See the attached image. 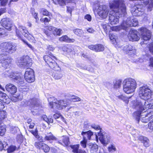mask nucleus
I'll use <instances>...</instances> for the list:
<instances>
[{
	"label": "nucleus",
	"mask_w": 153,
	"mask_h": 153,
	"mask_svg": "<svg viewBox=\"0 0 153 153\" xmlns=\"http://www.w3.org/2000/svg\"><path fill=\"white\" fill-rule=\"evenodd\" d=\"M79 146V144L71 146V148L73 149L72 152L74 153H78Z\"/></svg>",
	"instance_id": "obj_41"
},
{
	"label": "nucleus",
	"mask_w": 153,
	"mask_h": 153,
	"mask_svg": "<svg viewBox=\"0 0 153 153\" xmlns=\"http://www.w3.org/2000/svg\"><path fill=\"white\" fill-rule=\"evenodd\" d=\"M59 40L60 42H66L71 43L74 42L75 40L73 39H70L66 35H64L59 38Z\"/></svg>",
	"instance_id": "obj_25"
},
{
	"label": "nucleus",
	"mask_w": 153,
	"mask_h": 153,
	"mask_svg": "<svg viewBox=\"0 0 153 153\" xmlns=\"http://www.w3.org/2000/svg\"><path fill=\"white\" fill-rule=\"evenodd\" d=\"M129 40L132 41H137L140 39V35L137 31L135 30L130 31L128 35Z\"/></svg>",
	"instance_id": "obj_12"
},
{
	"label": "nucleus",
	"mask_w": 153,
	"mask_h": 153,
	"mask_svg": "<svg viewBox=\"0 0 153 153\" xmlns=\"http://www.w3.org/2000/svg\"><path fill=\"white\" fill-rule=\"evenodd\" d=\"M62 142L64 144V146H68L69 143V138L67 137H63Z\"/></svg>",
	"instance_id": "obj_43"
},
{
	"label": "nucleus",
	"mask_w": 153,
	"mask_h": 153,
	"mask_svg": "<svg viewBox=\"0 0 153 153\" xmlns=\"http://www.w3.org/2000/svg\"><path fill=\"white\" fill-rule=\"evenodd\" d=\"M152 92L147 86H144V100L147 101L151 97Z\"/></svg>",
	"instance_id": "obj_16"
},
{
	"label": "nucleus",
	"mask_w": 153,
	"mask_h": 153,
	"mask_svg": "<svg viewBox=\"0 0 153 153\" xmlns=\"http://www.w3.org/2000/svg\"><path fill=\"white\" fill-rule=\"evenodd\" d=\"M108 149L109 152H113L116 151V149L114 145H111L108 147Z\"/></svg>",
	"instance_id": "obj_49"
},
{
	"label": "nucleus",
	"mask_w": 153,
	"mask_h": 153,
	"mask_svg": "<svg viewBox=\"0 0 153 153\" xmlns=\"http://www.w3.org/2000/svg\"><path fill=\"white\" fill-rule=\"evenodd\" d=\"M91 127L96 130H100V131H101V130H102L101 128H100V126L98 125H96L94 124H92L91 125Z\"/></svg>",
	"instance_id": "obj_48"
},
{
	"label": "nucleus",
	"mask_w": 153,
	"mask_h": 153,
	"mask_svg": "<svg viewBox=\"0 0 153 153\" xmlns=\"http://www.w3.org/2000/svg\"><path fill=\"white\" fill-rule=\"evenodd\" d=\"M109 36V38L111 40H112L113 41L114 40L115 41H116V37L113 34H110Z\"/></svg>",
	"instance_id": "obj_59"
},
{
	"label": "nucleus",
	"mask_w": 153,
	"mask_h": 153,
	"mask_svg": "<svg viewBox=\"0 0 153 153\" xmlns=\"http://www.w3.org/2000/svg\"><path fill=\"white\" fill-rule=\"evenodd\" d=\"M135 108L137 109H139L140 110L134 112L133 114V117L135 119L138 123L140 120V117L141 116V112L143 110V107L142 104L141 102H137L135 104H134Z\"/></svg>",
	"instance_id": "obj_11"
},
{
	"label": "nucleus",
	"mask_w": 153,
	"mask_h": 153,
	"mask_svg": "<svg viewBox=\"0 0 153 153\" xmlns=\"http://www.w3.org/2000/svg\"><path fill=\"white\" fill-rule=\"evenodd\" d=\"M144 108L146 109H147V108H153V99L145 101L144 103V111L145 110Z\"/></svg>",
	"instance_id": "obj_28"
},
{
	"label": "nucleus",
	"mask_w": 153,
	"mask_h": 153,
	"mask_svg": "<svg viewBox=\"0 0 153 153\" xmlns=\"http://www.w3.org/2000/svg\"><path fill=\"white\" fill-rule=\"evenodd\" d=\"M83 137V139L87 140H90L91 137L93 135V133L89 130L87 132L82 131L81 133Z\"/></svg>",
	"instance_id": "obj_23"
},
{
	"label": "nucleus",
	"mask_w": 153,
	"mask_h": 153,
	"mask_svg": "<svg viewBox=\"0 0 153 153\" xmlns=\"http://www.w3.org/2000/svg\"><path fill=\"white\" fill-rule=\"evenodd\" d=\"M0 61L2 66L4 68L9 67V65L12 61V59L9 57L7 54H0Z\"/></svg>",
	"instance_id": "obj_8"
},
{
	"label": "nucleus",
	"mask_w": 153,
	"mask_h": 153,
	"mask_svg": "<svg viewBox=\"0 0 153 153\" xmlns=\"http://www.w3.org/2000/svg\"><path fill=\"white\" fill-rule=\"evenodd\" d=\"M123 50L126 53H129V52L131 51H134V48L131 45H128L124 46Z\"/></svg>",
	"instance_id": "obj_30"
},
{
	"label": "nucleus",
	"mask_w": 153,
	"mask_h": 153,
	"mask_svg": "<svg viewBox=\"0 0 153 153\" xmlns=\"http://www.w3.org/2000/svg\"><path fill=\"white\" fill-rule=\"evenodd\" d=\"M3 120L0 122V135L3 136L4 135L6 131L5 127L1 125V123L2 122Z\"/></svg>",
	"instance_id": "obj_39"
},
{
	"label": "nucleus",
	"mask_w": 153,
	"mask_h": 153,
	"mask_svg": "<svg viewBox=\"0 0 153 153\" xmlns=\"http://www.w3.org/2000/svg\"><path fill=\"white\" fill-rule=\"evenodd\" d=\"M87 140L83 139V140L81 141L80 143L81 146L84 148H85L87 146Z\"/></svg>",
	"instance_id": "obj_52"
},
{
	"label": "nucleus",
	"mask_w": 153,
	"mask_h": 153,
	"mask_svg": "<svg viewBox=\"0 0 153 153\" xmlns=\"http://www.w3.org/2000/svg\"><path fill=\"white\" fill-rule=\"evenodd\" d=\"M30 132L32 134L34 135V136L36 137V138H38L39 140H40L41 142H43V140H40V137H39V136L38 135V131L37 129L36 128L35 129V130H32L30 131Z\"/></svg>",
	"instance_id": "obj_36"
},
{
	"label": "nucleus",
	"mask_w": 153,
	"mask_h": 153,
	"mask_svg": "<svg viewBox=\"0 0 153 153\" xmlns=\"http://www.w3.org/2000/svg\"><path fill=\"white\" fill-rule=\"evenodd\" d=\"M42 118L48 124H49L50 123H52L53 122V119L48 117L46 115H43L42 116Z\"/></svg>",
	"instance_id": "obj_37"
},
{
	"label": "nucleus",
	"mask_w": 153,
	"mask_h": 153,
	"mask_svg": "<svg viewBox=\"0 0 153 153\" xmlns=\"http://www.w3.org/2000/svg\"><path fill=\"white\" fill-rule=\"evenodd\" d=\"M111 29L112 30L115 31H119L121 29H123L121 25V26L112 27Z\"/></svg>",
	"instance_id": "obj_47"
},
{
	"label": "nucleus",
	"mask_w": 153,
	"mask_h": 153,
	"mask_svg": "<svg viewBox=\"0 0 153 153\" xmlns=\"http://www.w3.org/2000/svg\"><path fill=\"white\" fill-rule=\"evenodd\" d=\"M150 145V143L149 139L146 137H144V146L146 147H149Z\"/></svg>",
	"instance_id": "obj_46"
},
{
	"label": "nucleus",
	"mask_w": 153,
	"mask_h": 153,
	"mask_svg": "<svg viewBox=\"0 0 153 153\" xmlns=\"http://www.w3.org/2000/svg\"><path fill=\"white\" fill-rule=\"evenodd\" d=\"M4 108V105L0 101V122L4 120L7 117V113L2 109Z\"/></svg>",
	"instance_id": "obj_17"
},
{
	"label": "nucleus",
	"mask_w": 153,
	"mask_h": 153,
	"mask_svg": "<svg viewBox=\"0 0 153 153\" xmlns=\"http://www.w3.org/2000/svg\"><path fill=\"white\" fill-rule=\"evenodd\" d=\"M48 29L52 32L53 34L55 36H60L62 33V30L60 29H58L52 26L48 27Z\"/></svg>",
	"instance_id": "obj_18"
},
{
	"label": "nucleus",
	"mask_w": 153,
	"mask_h": 153,
	"mask_svg": "<svg viewBox=\"0 0 153 153\" xmlns=\"http://www.w3.org/2000/svg\"><path fill=\"white\" fill-rule=\"evenodd\" d=\"M8 146L5 142H4V143H2L0 141V151L2 149L4 150H7L8 148Z\"/></svg>",
	"instance_id": "obj_35"
},
{
	"label": "nucleus",
	"mask_w": 153,
	"mask_h": 153,
	"mask_svg": "<svg viewBox=\"0 0 153 153\" xmlns=\"http://www.w3.org/2000/svg\"><path fill=\"white\" fill-rule=\"evenodd\" d=\"M95 51L100 52L104 50V47L101 45H95Z\"/></svg>",
	"instance_id": "obj_38"
},
{
	"label": "nucleus",
	"mask_w": 153,
	"mask_h": 153,
	"mask_svg": "<svg viewBox=\"0 0 153 153\" xmlns=\"http://www.w3.org/2000/svg\"><path fill=\"white\" fill-rule=\"evenodd\" d=\"M88 146L90 149V152L91 153H96L98 151V146L97 144L90 143L88 144Z\"/></svg>",
	"instance_id": "obj_22"
},
{
	"label": "nucleus",
	"mask_w": 153,
	"mask_h": 153,
	"mask_svg": "<svg viewBox=\"0 0 153 153\" xmlns=\"http://www.w3.org/2000/svg\"><path fill=\"white\" fill-rule=\"evenodd\" d=\"M143 87H140V91L139 93L140 97L142 99L143 98Z\"/></svg>",
	"instance_id": "obj_50"
},
{
	"label": "nucleus",
	"mask_w": 153,
	"mask_h": 153,
	"mask_svg": "<svg viewBox=\"0 0 153 153\" xmlns=\"http://www.w3.org/2000/svg\"><path fill=\"white\" fill-rule=\"evenodd\" d=\"M49 102V104L52 108L55 106V102H57V100L54 97L51 96L48 99Z\"/></svg>",
	"instance_id": "obj_26"
},
{
	"label": "nucleus",
	"mask_w": 153,
	"mask_h": 153,
	"mask_svg": "<svg viewBox=\"0 0 153 153\" xmlns=\"http://www.w3.org/2000/svg\"><path fill=\"white\" fill-rule=\"evenodd\" d=\"M102 27L105 31L107 32L109 31V30L111 29V27L108 24H103Z\"/></svg>",
	"instance_id": "obj_44"
},
{
	"label": "nucleus",
	"mask_w": 153,
	"mask_h": 153,
	"mask_svg": "<svg viewBox=\"0 0 153 153\" xmlns=\"http://www.w3.org/2000/svg\"><path fill=\"white\" fill-rule=\"evenodd\" d=\"M151 36V33L150 30L144 27V40H149Z\"/></svg>",
	"instance_id": "obj_27"
},
{
	"label": "nucleus",
	"mask_w": 153,
	"mask_h": 153,
	"mask_svg": "<svg viewBox=\"0 0 153 153\" xmlns=\"http://www.w3.org/2000/svg\"><path fill=\"white\" fill-rule=\"evenodd\" d=\"M74 52L73 48L71 47H68L67 53L69 54H70L71 53H73Z\"/></svg>",
	"instance_id": "obj_57"
},
{
	"label": "nucleus",
	"mask_w": 153,
	"mask_h": 153,
	"mask_svg": "<svg viewBox=\"0 0 153 153\" xmlns=\"http://www.w3.org/2000/svg\"><path fill=\"white\" fill-rule=\"evenodd\" d=\"M27 126H28L29 128L32 129L33 128L35 125V124L34 122L31 123H30L29 124L27 125Z\"/></svg>",
	"instance_id": "obj_64"
},
{
	"label": "nucleus",
	"mask_w": 153,
	"mask_h": 153,
	"mask_svg": "<svg viewBox=\"0 0 153 153\" xmlns=\"http://www.w3.org/2000/svg\"><path fill=\"white\" fill-rule=\"evenodd\" d=\"M42 142L40 141V142H37L35 143V146L37 148L43 150L45 152H48L50 150V148L48 145L42 143Z\"/></svg>",
	"instance_id": "obj_13"
},
{
	"label": "nucleus",
	"mask_w": 153,
	"mask_h": 153,
	"mask_svg": "<svg viewBox=\"0 0 153 153\" xmlns=\"http://www.w3.org/2000/svg\"><path fill=\"white\" fill-rule=\"evenodd\" d=\"M0 100L4 103L7 104L10 103L11 101V100L6 94L1 91H0Z\"/></svg>",
	"instance_id": "obj_20"
},
{
	"label": "nucleus",
	"mask_w": 153,
	"mask_h": 153,
	"mask_svg": "<svg viewBox=\"0 0 153 153\" xmlns=\"http://www.w3.org/2000/svg\"><path fill=\"white\" fill-rule=\"evenodd\" d=\"M1 25L5 29L10 30L12 27L11 22L9 18L2 19L0 22Z\"/></svg>",
	"instance_id": "obj_15"
},
{
	"label": "nucleus",
	"mask_w": 153,
	"mask_h": 153,
	"mask_svg": "<svg viewBox=\"0 0 153 153\" xmlns=\"http://www.w3.org/2000/svg\"><path fill=\"white\" fill-rule=\"evenodd\" d=\"M52 17L51 18L49 17V18H41L40 19V20L42 22H44L45 23H48L50 21Z\"/></svg>",
	"instance_id": "obj_53"
},
{
	"label": "nucleus",
	"mask_w": 153,
	"mask_h": 153,
	"mask_svg": "<svg viewBox=\"0 0 153 153\" xmlns=\"http://www.w3.org/2000/svg\"><path fill=\"white\" fill-rule=\"evenodd\" d=\"M149 11H151L153 7V0H144V5Z\"/></svg>",
	"instance_id": "obj_24"
},
{
	"label": "nucleus",
	"mask_w": 153,
	"mask_h": 153,
	"mask_svg": "<svg viewBox=\"0 0 153 153\" xmlns=\"http://www.w3.org/2000/svg\"><path fill=\"white\" fill-rule=\"evenodd\" d=\"M67 102L65 100H57V102H55V108L59 110L65 108L67 107Z\"/></svg>",
	"instance_id": "obj_14"
},
{
	"label": "nucleus",
	"mask_w": 153,
	"mask_h": 153,
	"mask_svg": "<svg viewBox=\"0 0 153 153\" xmlns=\"http://www.w3.org/2000/svg\"><path fill=\"white\" fill-rule=\"evenodd\" d=\"M143 9H140L139 8V7H137V9H135L134 11L133 12H132V13L133 14H134V13H137L138 11L139 12H142L143 11Z\"/></svg>",
	"instance_id": "obj_63"
},
{
	"label": "nucleus",
	"mask_w": 153,
	"mask_h": 153,
	"mask_svg": "<svg viewBox=\"0 0 153 153\" xmlns=\"http://www.w3.org/2000/svg\"><path fill=\"white\" fill-rule=\"evenodd\" d=\"M109 11L107 6L105 5H100L97 10L98 14L101 18L105 19L108 16Z\"/></svg>",
	"instance_id": "obj_10"
},
{
	"label": "nucleus",
	"mask_w": 153,
	"mask_h": 153,
	"mask_svg": "<svg viewBox=\"0 0 153 153\" xmlns=\"http://www.w3.org/2000/svg\"><path fill=\"white\" fill-rule=\"evenodd\" d=\"M50 56L45 55L44 56V59L48 65L50 67L56 71H58L60 69V68L53 59H56V57L52 54H50Z\"/></svg>",
	"instance_id": "obj_5"
},
{
	"label": "nucleus",
	"mask_w": 153,
	"mask_h": 153,
	"mask_svg": "<svg viewBox=\"0 0 153 153\" xmlns=\"http://www.w3.org/2000/svg\"><path fill=\"white\" fill-rule=\"evenodd\" d=\"M56 138L51 133H48L47 134H45V140H55Z\"/></svg>",
	"instance_id": "obj_33"
},
{
	"label": "nucleus",
	"mask_w": 153,
	"mask_h": 153,
	"mask_svg": "<svg viewBox=\"0 0 153 153\" xmlns=\"http://www.w3.org/2000/svg\"><path fill=\"white\" fill-rule=\"evenodd\" d=\"M40 13L43 15L49 16V17H52V14L46 10L42 9L41 10Z\"/></svg>",
	"instance_id": "obj_34"
},
{
	"label": "nucleus",
	"mask_w": 153,
	"mask_h": 153,
	"mask_svg": "<svg viewBox=\"0 0 153 153\" xmlns=\"http://www.w3.org/2000/svg\"><path fill=\"white\" fill-rule=\"evenodd\" d=\"M5 89L7 91L11 94H13L16 91V88L13 85L9 84L5 86Z\"/></svg>",
	"instance_id": "obj_21"
},
{
	"label": "nucleus",
	"mask_w": 153,
	"mask_h": 153,
	"mask_svg": "<svg viewBox=\"0 0 153 153\" xmlns=\"http://www.w3.org/2000/svg\"><path fill=\"white\" fill-rule=\"evenodd\" d=\"M31 61L29 56H24L19 58L16 62L17 65L19 67L27 68L25 74V78L29 83L32 82L35 80L33 70L32 69L28 68L32 65Z\"/></svg>",
	"instance_id": "obj_2"
},
{
	"label": "nucleus",
	"mask_w": 153,
	"mask_h": 153,
	"mask_svg": "<svg viewBox=\"0 0 153 153\" xmlns=\"http://www.w3.org/2000/svg\"><path fill=\"white\" fill-rule=\"evenodd\" d=\"M121 84V81L120 80H118L117 81L115 84L114 87L116 88H119Z\"/></svg>",
	"instance_id": "obj_54"
},
{
	"label": "nucleus",
	"mask_w": 153,
	"mask_h": 153,
	"mask_svg": "<svg viewBox=\"0 0 153 153\" xmlns=\"http://www.w3.org/2000/svg\"><path fill=\"white\" fill-rule=\"evenodd\" d=\"M148 128L151 130H153V120L148 124Z\"/></svg>",
	"instance_id": "obj_58"
},
{
	"label": "nucleus",
	"mask_w": 153,
	"mask_h": 153,
	"mask_svg": "<svg viewBox=\"0 0 153 153\" xmlns=\"http://www.w3.org/2000/svg\"><path fill=\"white\" fill-rule=\"evenodd\" d=\"M60 117H61L62 119V120H64V118L60 114H56L53 115V117L55 119H57Z\"/></svg>",
	"instance_id": "obj_60"
},
{
	"label": "nucleus",
	"mask_w": 153,
	"mask_h": 153,
	"mask_svg": "<svg viewBox=\"0 0 153 153\" xmlns=\"http://www.w3.org/2000/svg\"><path fill=\"white\" fill-rule=\"evenodd\" d=\"M144 115H145V118L148 117L149 118L147 120V121L144 120V123L147 122L149 120L152 119L153 117V108H148L147 110L144 111Z\"/></svg>",
	"instance_id": "obj_19"
},
{
	"label": "nucleus",
	"mask_w": 153,
	"mask_h": 153,
	"mask_svg": "<svg viewBox=\"0 0 153 153\" xmlns=\"http://www.w3.org/2000/svg\"><path fill=\"white\" fill-rule=\"evenodd\" d=\"M19 130L18 128L16 126H12L10 129L11 132L14 134L16 133Z\"/></svg>",
	"instance_id": "obj_42"
},
{
	"label": "nucleus",
	"mask_w": 153,
	"mask_h": 153,
	"mask_svg": "<svg viewBox=\"0 0 153 153\" xmlns=\"http://www.w3.org/2000/svg\"><path fill=\"white\" fill-rule=\"evenodd\" d=\"M71 100H73V101L75 102L79 101L81 100V99L79 97L74 95L72 96Z\"/></svg>",
	"instance_id": "obj_55"
},
{
	"label": "nucleus",
	"mask_w": 153,
	"mask_h": 153,
	"mask_svg": "<svg viewBox=\"0 0 153 153\" xmlns=\"http://www.w3.org/2000/svg\"><path fill=\"white\" fill-rule=\"evenodd\" d=\"M0 49L3 52L13 53L16 50V45L12 43L4 42L1 44Z\"/></svg>",
	"instance_id": "obj_6"
},
{
	"label": "nucleus",
	"mask_w": 153,
	"mask_h": 153,
	"mask_svg": "<svg viewBox=\"0 0 153 153\" xmlns=\"http://www.w3.org/2000/svg\"><path fill=\"white\" fill-rule=\"evenodd\" d=\"M138 25V21L136 19L128 18L126 21H124L121 24L124 30H126L129 27H136Z\"/></svg>",
	"instance_id": "obj_7"
},
{
	"label": "nucleus",
	"mask_w": 153,
	"mask_h": 153,
	"mask_svg": "<svg viewBox=\"0 0 153 153\" xmlns=\"http://www.w3.org/2000/svg\"><path fill=\"white\" fill-rule=\"evenodd\" d=\"M109 6L112 9L109 12V21L111 25L119 22L120 15H124L126 13V8L124 0H113L109 3Z\"/></svg>",
	"instance_id": "obj_1"
},
{
	"label": "nucleus",
	"mask_w": 153,
	"mask_h": 153,
	"mask_svg": "<svg viewBox=\"0 0 153 153\" xmlns=\"http://www.w3.org/2000/svg\"><path fill=\"white\" fill-rule=\"evenodd\" d=\"M97 136L96 135V139L97 140L98 137L101 143L104 145H107L109 141L110 138L107 136V134L103 130H101L98 133Z\"/></svg>",
	"instance_id": "obj_9"
},
{
	"label": "nucleus",
	"mask_w": 153,
	"mask_h": 153,
	"mask_svg": "<svg viewBox=\"0 0 153 153\" xmlns=\"http://www.w3.org/2000/svg\"><path fill=\"white\" fill-rule=\"evenodd\" d=\"M16 148V147L14 146H11L8 147L7 149V152L8 153H11L14 151Z\"/></svg>",
	"instance_id": "obj_51"
},
{
	"label": "nucleus",
	"mask_w": 153,
	"mask_h": 153,
	"mask_svg": "<svg viewBox=\"0 0 153 153\" xmlns=\"http://www.w3.org/2000/svg\"><path fill=\"white\" fill-rule=\"evenodd\" d=\"M119 99H121L124 101L127 104L128 102V98L124 96L123 95L117 96V97Z\"/></svg>",
	"instance_id": "obj_45"
},
{
	"label": "nucleus",
	"mask_w": 153,
	"mask_h": 153,
	"mask_svg": "<svg viewBox=\"0 0 153 153\" xmlns=\"http://www.w3.org/2000/svg\"><path fill=\"white\" fill-rule=\"evenodd\" d=\"M84 18L88 21L90 22L91 20V17L89 14L86 15L85 16Z\"/></svg>",
	"instance_id": "obj_61"
},
{
	"label": "nucleus",
	"mask_w": 153,
	"mask_h": 153,
	"mask_svg": "<svg viewBox=\"0 0 153 153\" xmlns=\"http://www.w3.org/2000/svg\"><path fill=\"white\" fill-rule=\"evenodd\" d=\"M148 48L150 52L153 54V42L149 44Z\"/></svg>",
	"instance_id": "obj_56"
},
{
	"label": "nucleus",
	"mask_w": 153,
	"mask_h": 153,
	"mask_svg": "<svg viewBox=\"0 0 153 153\" xmlns=\"http://www.w3.org/2000/svg\"><path fill=\"white\" fill-rule=\"evenodd\" d=\"M54 73L53 75V77L55 79H59L61 78L63 76V74L60 71V70Z\"/></svg>",
	"instance_id": "obj_32"
},
{
	"label": "nucleus",
	"mask_w": 153,
	"mask_h": 153,
	"mask_svg": "<svg viewBox=\"0 0 153 153\" xmlns=\"http://www.w3.org/2000/svg\"><path fill=\"white\" fill-rule=\"evenodd\" d=\"M72 2V0L69 1L66 0H55V3L56 4H58L61 6H64L66 5V3Z\"/></svg>",
	"instance_id": "obj_29"
},
{
	"label": "nucleus",
	"mask_w": 153,
	"mask_h": 153,
	"mask_svg": "<svg viewBox=\"0 0 153 153\" xmlns=\"http://www.w3.org/2000/svg\"><path fill=\"white\" fill-rule=\"evenodd\" d=\"M19 29L16 28V36L19 39H21L24 42L27 44L28 47L32 50H33V48L32 46L31 45L28 44L26 41L23 40L22 38L23 35L28 39L31 38L32 37V35L28 33L25 27L20 26L19 27Z\"/></svg>",
	"instance_id": "obj_4"
},
{
	"label": "nucleus",
	"mask_w": 153,
	"mask_h": 153,
	"mask_svg": "<svg viewBox=\"0 0 153 153\" xmlns=\"http://www.w3.org/2000/svg\"><path fill=\"white\" fill-rule=\"evenodd\" d=\"M8 0H0L1 5L4 6L7 4Z\"/></svg>",
	"instance_id": "obj_62"
},
{
	"label": "nucleus",
	"mask_w": 153,
	"mask_h": 153,
	"mask_svg": "<svg viewBox=\"0 0 153 153\" xmlns=\"http://www.w3.org/2000/svg\"><path fill=\"white\" fill-rule=\"evenodd\" d=\"M15 82L18 83L19 86H22L24 85L23 78L20 76H16L15 78Z\"/></svg>",
	"instance_id": "obj_31"
},
{
	"label": "nucleus",
	"mask_w": 153,
	"mask_h": 153,
	"mask_svg": "<svg viewBox=\"0 0 153 153\" xmlns=\"http://www.w3.org/2000/svg\"><path fill=\"white\" fill-rule=\"evenodd\" d=\"M74 32L78 36H81L83 34V31L81 29H76L74 30Z\"/></svg>",
	"instance_id": "obj_40"
},
{
	"label": "nucleus",
	"mask_w": 153,
	"mask_h": 153,
	"mask_svg": "<svg viewBox=\"0 0 153 153\" xmlns=\"http://www.w3.org/2000/svg\"><path fill=\"white\" fill-rule=\"evenodd\" d=\"M123 90L127 94L133 92L136 88V81L131 78H127L125 79L123 82Z\"/></svg>",
	"instance_id": "obj_3"
}]
</instances>
